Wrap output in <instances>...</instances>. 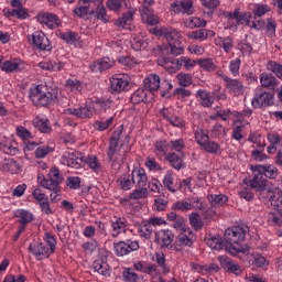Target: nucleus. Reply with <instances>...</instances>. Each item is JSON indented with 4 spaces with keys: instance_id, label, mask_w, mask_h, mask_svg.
Listing matches in <instances>:
<instances>
[{
    "instance_id": "1",
    "label": "nucleus",
    "mask_w": 282,
    "mask_h": 282,
    "mask_svg": "<svg viewBox=\"0 0 282 282\" xmlns=\"http://www.w3.org/2000/svg\"><path fill=\"white\" fill-rule=\"evenodd\" d=\"M249 231L250 229L247 226H235L226 229L224 239L220 236H213L206 239V245L212 250H224L225 248L226 252L234 257L239 254V252L246 254V252H249L250 247L241 242L246 239V235Z\"/></svg>"
},
{
    "instance_id": "2",
    "label": "nucleus",
    "mask_w": 282,
    "mask_h": 282,
    "mask_svg": "<svg viewBox=\"0 0 282 282\" xmlns=\"http://www.w3.org/2000/svg\"><path fill=\"white\" fill-rule=\"evenodd\" d=\"M63 177L61 176V171L56 167H52L48 172V178H45L44 175L37 176V184L42 188L51 191L50 199L51 202H58L61 199V183Z\"/></svg>"
},
{
    "instance_id": "3",
    "label": "nucleus",
    "mask_w": 282,
    "mask_h": 282,
    "mask_svg": "<svg viewBox=\"0 0 282 282\" xmlns=\"http://www.w3.org/2000/svg\"><path fill=\"white\" fill-rule=\"evenodd\" d=\"M29 98L33 105H36L37 107H47V105L56 102V98H58V90H50L45 85H37L30 89Z\"/></svg>"
},
{
    "instance_id": "4",
    "label": "nucleus",
    "mask_w": 282,
    "mask_h": 282,
    "mask_svg": "<svg viewBox=\"0 0 282 282\" xmlns=\"http://www.w3.org/2000/svg\"><path fill=\"white\" fill-rule=\"evenodd\" d=\"M152 34H155V36H164L166 39L170 52L172 56H180V54H184V45L182 42H180V32L173 28H154L151 30Z\"/></svg>"
},
{
    "instance_id": "5",
    "label": "nucleus",
    "mask_w": 282,
    "mask_h": 282,
    "mask_svg": "<svg viewBox=\"0 0 282 282\" xmlns=\"http://www.w3.org/2000/svg\"><path fill=\"white\" fill-rule=\"evenodd\" d=\"M108 161L111 162L112 169L120 166L124 160H127V149L124 145H119L115 142H109V148L107 150Z\"/></svg>"
},
{
    "instance_id": "6",
    "label": "nucleus",
    "mask_w": 282,
    "mask_h": 282,
    "mask_svg": "<svg viewBox=\"0 0 282 282\" xmlns=\"http://www.w3.org/2000/svg\"><path fill=\"white\" fill-rule=\"evenodd\" d=\"M253 176L249 180L248 185L257 191V193H260V195H265V191L270 188L268 186V181L265 180V176L261 172H259V167L254 165L252 167Z\"/></svg>"
},
{
    "instance_id": "7",
    "label": "nucleus",
    "mask_w": 282,
    "mask_h": 282,
    "mask_svg": "<svg viewBox=\"0 0 282 282\" xmlns=\"http://www.w3.org/2000/svg\"><path fill=\"white\" fill-rule=\"evenodd\" d=\"M85 155L80 152H66L62 159L61 163L69 166L70 169H80L84 164Z\"/></svg>"
},
{
    "instance_id": "8",
    "label": "nucleus",
    "mask_w": 282,
    "mask_h": 282,
    "mask_svg": "<svg viewBox=\"0 0 282 282\" xmlns=\"http://www.w3.org/2000/svg\"><path fill=\"white\" fill-rule=\"evenodd\" d=\"M29 252L37 259V261H43V259H50L53 254L50 248L43 242H34L29 246Z\"/></svg>"
},
{
    "instance_id": "9",
    "label": "nucleus",
    "mask_w": 282,
    "mask_h": 282,
    "mask_svg": "<svg viewBox=\"0 0 282 282\" xmlns=\"http://www.w3.org/2000/svg\"><path fill=\"white\" fill-rule=\"evenodd\" d=\"M135 250H140V243L138 241L127 240L115 243L117 257H127V254Z\"/></svg>"
},
{
    "instance_id": "10",
    "label": "nucleus",
    "mask_w": 282,
    "mask_h": 282,
    "mask_svg": "<svg viewBox=\"0 0 282 282\" xmlns=\"http://www.w3.org/2000/svg\"><path fill=\"white\" fill-rule=\"evenodd\" d=\"M173 239H175V236L173 235V231L169 229H162L154 232V241L155 243H159L161 248H173Z\"/></svg>"
},
{
    "instance_id": "11",
    "label": "nucleus",
    "mask_w": 282,
    "mask_h": 282,
    "mask_svg": "<svg viewBox=\"0 0 282 282\" xmlns=\"http://www.w3.org/2000/svg\"><path fill=\"white\" fill-rule=\"evenodd\" d=\"M235 21H236L237 25H243V23H246V25H248V28H253V30H261V22H259V21L254 22V20L252 18V13H250V12L241 13V11H239V8L237 9Z\"/></svg>"
},
{
    "instance_id": "12",
    "label": "nucleus",
    "mask_w": 282,
    "mask_h": 282,
    "mask_svg": "<svg viewBox=\"0 0 282 282\" xmlns=\"http://www.w3.org/2000/svg\"><path fill=\"white\" fill-rule=\"evenodd\" d=\"M32 43L42 52H50L52 50V44L50 43V39L45 35V33L41 31H35L32 34Z\"/></svg>"
},
{
    "instance_id": "13",
    "label": "nucleus",
    "mask_w": 282,
    "mask_h": 282,
    "mask_svg": "<svg viewBox=\"0 0 282 282\" xmlns=\"http://www.w3.org/2000/svg\"><path fill=\"white\" fill-rule=\"evenodd\" d=\"M223 80L225 83L226 89H228V91H230V94H234L235 96L243 95L245 88H243L242 80L232 79L228 76H223Z\"/></svg>"
},
{
    "instance_id": "14",
    "label": "nucleus",
    "mask_w": 282,
    "mask_h": 282,
    "mask_svg": "<svg viewBox=\"0 0 282 282\" xmlns=\"http://www.w3.org/2000/svg\"><path fill=\"white\" fill-rule=\"evenodd\" d=\"M172 12L182 14H193L195 12V7H193V0H181L171 4Z\"/></svg>"
},
{
    "instance_id": "15",
    "label": "nucleus",
    "mask_w": 282,
    "mask_h": 282,
    "mask_svg": "<svg viewBox=\"0 0 282 282\" xmlns=\"http://www.w3.org/2000/svg\"><path fill=\"white\" fill-rule=\"evenodd\" d=\"M273 98L274 95L264 91L260 95H256V97L251 101V105L256 109H259V107H272V105H274V101L272 100Z\"/></svg>"
},
{
    "instance_id": "16",
    "label": "nucleus",
    "mask_w": 282,
    "mask_h": 282,
    "mask_svg": "<svg viewBox=\"0 0 282 282\" xmlns=\"http://www.w3.org/2000/svg\"><path fill=\"white\" fill-rule=\"evenodd\" d=\"M197 239V236L191 230V228L183 229L178 236L176 237V240L178 241V246H185L187 248H191L193 243H195Z\"/></svg>"
},
{
    "instance_id": "17",
    "label": "nucleus",
    "mask_w": 282,
    "mask_h": 282,
    "mask_svg": "<svg viewBox=\"0 0 282 282\" xmlns=\"http://www.w3.org/2000/svg\"><path fill=\"white\" fill-rule=\"evenodd\" d=\"M64 113L66 116H75V118H91L94 116V112L91 111V107L88 105H84L80 108H67L64 110Z\"/></svg>"
},
{
    "instance_id": "18",
    "label": "nucleus",
    "mask_w": 282,
    "mask_h": 282,
    "mask_svg": "<svg viewBox=\"0 0 282 282\" xmlns=\"http://www.w3.org/2000/svg\"><path fill=\"white\" fill-rule=\"evenodd\" d=\"M37 21L42 25H46V28H50V30H56L58 25H61V20H58V15L53 13H44L37 15Z\"/></svg>"
},
{
    "instance_id": "19",
    "label": "nucleus",
    "mask_w": 282,
    "mask_h": 282,
    "mask_svg": "<svg viewBox=\"0 0 282 282\" xmlns=\"http://www.w3.org/2000/svg\"><path fill=\"white\" fill-rule=\"evenodd\" d=\"M158 64L161 67H164L169 74H175V72H180V67H182V64H180V59L171 58V57H163L158 61Z\"/></svg>"
},
{
    "instance_id": "20",
    "label": "nucleus",
    "mask_w": 282,
    "mask_h": 282,
    "mask_svg": "<svg viewBox=\"0 0 282 282\" xmlns=\"http://www.w3.org/2000/svg\"><path fill=\"white\" fill-rule=\"evenodd\" d=\"M129 87V80L122 77V75H115L110 78V91L120 94Z\"/></svg>"
},
{
    "instance_id": "21",
    "label": "nucleus",
    "mask_w": 282,
    "mask_h": 282,
    "mask_svg": "<svg viewBox=\"0 0 282 282\" xmlns=\"http://www.w3.org/2000/svg\"><path fill=\"white\" fill-rule=\"evenodd\" d=\"M143 89L150 91V94H155L160 89V75L151 74L143 80Z\"/></svg>"
},
{
    "instance_id": "22",
    "label": "nucleus",
    "mask_w": 282,
    "mask_h": 282,
    "mask_svg": "<svg viewBox=\"0 0 282 282\" xmlns=\"http://www.w3.org/2000/svg\"><path fill=\"white\" fill-rule=\"evenodd\" d=\"M132 184H137L139 188L147 186V172L142 167H134L131 173Z\"/></svg>"
},
{
    "instance_id": "23",
    "label": "nucleus",
    "mask_w": 282,
    "mask_h": 282,
    "mask_svg": "<svg viewBox=\"0 0 282 282\" xmlns=\"http://www.w3.org/2000/svg\"><path fill=\"white\" fill-rule=\"evenodd\" d=\"M26 65L21 59H17L14 62L6 61L1 69L2 72H6L7 74H12V72H24Z\"/></svg>"
},
{
    "instance_id": "24",
    "label": "nucleus",
    "mask_w": 282,
    "mask_h": 282,
    "mask_svg": "<svg viewBox=\"0 0 282 282\" xmlns=\"http://www.w3.org/2000/svg\"><path fill=\"white\" fill-rule=\"evenodd\" d=\"M219 262L226 272H232V274H241V267L238 263H235V261L230 260V258L223 256L219 258Z\"/></svg>"
},
{
    "instance_id": "25",
    "label": "nucleus",
    "mask_w": 282,
    "mask_h": 282,
    "mask_svg": "<svg viewBox=\"0 0 282 282\" xmlns=\"http://www.w3.org/2000/svg\"><path fill=\"white\" fill-rule=\"evenodd\" d=\"M167 221H173V228L175 230H181V232L183 230H187L188 228H186V221L184 220V217L177 215V213L175 212H171L167 214Z\"/></svg>"
},
{
    "instance_id": "26",
    "label": "nucleus",
    "mask_w": 282,
    "mask_h": 282,
    "mask_svg": "<svg viewBox=\"0 0 282 282\" xmlns=\"http://www.w3.org/2000/svg\"><path fill=\"white\" fill-rule=\"evenodd\" d=\"M140 12H141L142 21H145L148 25H158V23H160V18L155 15V13L153 12V9L141 8Z\"/></svg>"
},
{
    "instance_id": "27",
    "label": "nucleus",
    "mask_w": 282,
    "mask_h": 282,
    "mask_svg": "<svg viewBox=\"0 0 282 282\" xmlns=\"http://www.w3.org/2000/svg\"><path fill=\"white\" fill-rule=\"evenodd\" d=\"M267 12H270V7L268 4H257L253 10V23H257L259 21L260 23V30L265 25V22H263V19H261Z\"/></svg>"
},
{
    "instance_id": "28",
    "label": "nucleus",
    "mask_w": 282,
    "mask_h": 282,
    "mask_svg": "<svg viewBox=\"0 0 282 282\" xmlns=\"http://www.w3.org/2000/svg\"><path fill=\"white\" fill-rule=\"evenodd\" d=\"M116 65V62L109 57H104L99 61H96L90 67L93 72H105L107 69H111Z\"/></svg>"
},
{
    "instance_id": "29",
    "label": "nucleus",
    "mask_w": 282,
    "mask_h": 282,
    "mask_svg": "<svg viewBox=\"0 0 282 282\" xmlns=\"http://www.w3.org/2000/svg\"><path fill=\"white\" fill-rule=\"evenodd\" d=\"M260 83L261 87H264L265 89H274V87L279 86V80L270 73H262L260 76Z\"/></svg>"
},
{
    "instance_id": "30",
    "label": "nucleus",
    "mask_w": 282,
    "mask_h": 282,
    "mask_svg": "<svg viewBox=\"0 0 282 282\" xmlns=\"http://www.w3.org/2000/svg\"><path fill=\"white\" fill-rule=\"evenodd\" d=\"M256 167H258L259 173L263 177H268L269 180H276L279 176V170L274 165H256Z\"/></svg>"
},
{
    "instance_id": "31",
    "label": "nucleus",
    "mask_w": 282,
    "mask_h": 282,
    "mask_svg": "<svg viewBox=\"0 0 282 282\" xmlns=\"http://www.w3.org/2000/svg\"><path fill=\"white\" fill-rule=\"evenodd\" d=\"M183 25L188 30H195V28H206V22L200 18L189 17L183 20Z\"/></svg>"
},
{
    "instance_id": "32",
    "label": "nucleus",
    "mask_w": 282,
    "mask_h": 282,
    "mask_svg": "<svg viewBox=\"0 0 282 282\" xmlns=\"http://www.w3.org/2000/svg\"><path fill=\"white\" fill-rule=\"evenodd\" d=\"M262 197H267L269 199L271 206L279 208L281 206V194L278 191H273L271 187L265 191V194Z\"/></svg>"
},
{
    "instance_id": "33",
    "label": "nucleus",
    "mask_w": 282,
    "mask_h": 282,
    "mask_svg": "<svg viewBox=\"0 0 282 282\" xmlns=\"http://www.w3.org/2000/svg\"><path fill=\"white\" fill-rule=\"evenodd\" d=\"M93 268L95 272H98V274H101L102 276H109V264L105 261V259L95 260Z\"/></svg>"
},
{
    "instance_id": "34",
    "label": "nucleus",
    "mask_w": 282,
    "mask_h": 282,
    "mask_svg": "<svg viewBox=\"0 0 282 282\" xmlns=\"http://www.w3.org/2000/svg\"><path fill=\"white\" fill-rule=\"evenodd\" d=\"M196 98L199 99L202 107H213V97L209 91L199 89L196 91Z\"/></svg>"
},
{
    "instance_id": "35",
    "label": "nucleus",
    "mask_w": 282,
    "mask_h": 282,
    "mask_svg": "<svg viewBox=\"0 0 282 282\" xmlns=\"http://www.w3.org/2000/svg\"><path fill=\"white\" fill-rule=\"evenodd\" d=\"M165 159L167 160V162H170L171 166H173V169H175L176 171H180L181 169H184L186 166L181 156L175 153L166 154Z\"/></svg>"
},
{
    "instance_id": "36",
    "label": "nucleus",
    "mask_w": 282,
    "mask_h": 282,
    "mask_svg": "<svg viewBox=\"0 0 282 282\" xmlns=\"http://www.w3.org/2000/svg\"><path fill=\"white\" fill-rule=\"evenodd\" d=\"M33 127H35V129H39L41 133H50V131H52V127L50 126V120L41 119L39 117H36L33 120Z\"/></svg>"
},
{
    "instance_id": "37",
    "label": "nucleus",
    "mask_w": 282,
    "mask_h": 282,
    "mask_svg": "<svg viewBox=\"0 0 282 282\" xmlns=\"http://www.w3.org/2000/svg\"><path fill=\"white\" fill-rule=\"evenodd\" d=\"M15 217H19V223L24 226H28V224L34 221V215L25 209L17 210Z\"/></svg>"
},
{
    "instance_id": "38",
    "label": "nucleus",
    "mask_w": 282,
    "mask_h": 282,
    "mask_svg": "<svg viewBox=\"0 0 282 282\" xmlns=\"http://www.w3.org/2000/svg\"><path fill=\"white\" fill-rule=\"evenodd\" d=\"M112 237H118L121 232L127 230V219L118 218L116 221L112 223Z\"/></svg>"
},
{
    "instance_id": "39",
    "label": "nucleus",
    "mask_w": 282,
    "mask_h": 282,
    "mask_svg": "<svg viewBox=\"0 0 282 282\" xmlns=\"http://www.w3.org/2000/svg\"><path fill=\"white\" fill-rule=\"evenodd\" d=\"M117 182L119 184V187L121 188V191H131V186H133V181H132V176L130 174H123L120 175L117 178Z\"/></svg>"
},
{
    "instance_id": "40",
    "label": "nucleus",
    "mask_w": 282,
    "mask_h": 282,
    "mask_svg": "<svg viewBox=\"0 0 282 282\" xmlns=\"http://www.w3.org/2000/svg\"><path fill=\"white\" fill-rule=\"evenodd\" d=\"M39 67H41V69H45L46 72H61V69L65 67V64L61 62H41Z\"/></svg>"
},
{
    "instance_id": "41",
    "label": "nucleus",
    "mask_w": 282,
    "mask_h": 282,
    "mask_svg": "<svg viewBox=\"0 0 282 282\" xmlns=\"http://www.w3.org/2000/svg\"><path fill=\"white\" fill-rule=\"evenodd\" d=\"M3 171H8L9 173L17 174L21 171V165L14 159H7L2 164Z\"/></svg>"
},
{
    "instance_id": "42",
    "label": "nucleus",
    "mask_w": 282,
    "mask_h": 282,
    "mask_svg": "<svg viewBox=\"0 0 282 282\" xmlns=\"http://www.w3.org/2000/svg\"><path fill=\"white\" fill-rule=\"evenodd\" d=\"M84 164H87L95 173H98L101 169L97 156H84Z\"/></svg>"
},
{
    "instance_id": "43",
    "label": "nucleus",
    "mask_w": 282,
    "mask_h": 282,
    "mask_svg": "<svg viewBox=\"0 0 282 282\" xmlns=\"http://www.w3.org/2000/svg\"><path fill=\"white\" fill-rule=\"evenodd\" d=\"M248 142L257 144L258 149H265V140H263V137L257 132H251L249 134Z\"/></svg>"
},
{
    "instance_id": "44",
    "label": "nucleus",
    "mask_w": 282,
    "mask_h": 282,
    "mask_svg": "<svg viewBox=\"0 0 282 282\" xmlns=\"http://www.w3.org/2000/svg\"><path fill=\"white\" fill-rule=\"evenodd\" d=\"M208 202H210L212 206H224L226 202H228V196L220 194V195H215L212 194L207 197Z\"/></svg>"
},
{
    "instance_id": "45",
    "label": "nucleus",
    "mask_w": 282,
    "mask_h": 282,
    "mask_svg": "<svg viewBox=\"0 0 282 282\" xmlns=\"http://www.w3.org/2000/svg\"><path fill=\"white\" fill-rule=\"evenodd\" d=\"M131 47L134 52H142L147 50V41L142 36H135L131 40Z\"/></svg>"
},
{
    "instance_id": "46",
    "label": "nucleus",
    "mask_w": 282,
    "mask_h": 282,
    "mask_svg": "<svg viewBox=\"0 0 282 282\" xmlns=\"http://www.w3.org/2000/svg\"><path fill=\"white\" fill-rule=\"evenodd\" d=\"M113 124V116L109 117L108 119L105 120V118H101L100 121L95 122V129L97 131H107L110 126Z\"/></svg>"
},
{
    "instance_id": "47",
    "label": "nucleus",
    "mask_w": 282,
    "mask_h": 282,
    "mask_svg": "<svg viewBox=\"0 0 282 282\" xmlns=\"http://www.w3.org/2000/svg\"><path fill=\"white\" fill-rule=\"evenodd\" d=\"M269 223L272 226H282V210L274 209L269 214Z\"/></svg>"
},
{
    "instance_id": "48",
    "label": "nucleus",
    "mask_w": 282,
    "mask_h": 282,
    "mask_svg": "<svg viewBox=\"0 0 282 282\" xmlns=\"http://www.w3.org/2000/svg\"><path fill=\"white\" fill-rule=\"evenodd\" d=\"M138 232L139 237H142L143 239H151V236L153 235V227H151V224L147 223L139 227Z\"/></svg>"
},
{
    "instance_id": "49",
    "label": "nucleus",
    "mask_w": 282,
    "mask_h": 282,
    "mask_svg": "<svg viewBox=\"0 0 282 282\" xmlns=\"http://www.w3.org/2000/svg\"><path fill=\"white\" fill-rule=\"evenodd\" d=\"M61 39L65 41V43L74 45V43L79 41L80 36H78V33L74 31H68V32L62 33Z\"/></svg>"
},
{
    "instance_id": "50",
    "label": "nucleus",
    "mask_w": 282,
    "mask_h": 282,
    "mask_svg": "<svg viewBox=\"0 0 282 282\" xmlns=\"http://www.w3.org/2000/svg\"><path fill=\"white\" fill-rule=\"evenodd\" d=\"M176 78L181 87H191L193 85V76L191 74L180 73Z\"/></svg>"
},
{
    "instance_id": "51",
    "label": "nucleus",
    "mask_w": 282,
    "mask_h": 282,
    "mask_svg": "<svg viewBox=\"0 0 282 282\" xmlns=\"http://www.w3.org/2000/svg\"><path fill=\"white\" fill-rule=\"evenodd\" d=\"M189 224L194 228V230H202L203 224H202V216L197 213H192L189 215Z\"/></svg>"
},
{
    "instance_id": "52",
    "label": "nucleus",
    "mask_w": 282,
    "mask_h": 282,
    "mask_svg": "<svg viewBox=\"0 0 282 282\" xmlns=\"http://www.w3.org/2000/svg\"><path fill=\"white\" fill-rule=\"evenodd\" d=\"M145 100H147V93H144V90L142 89L134 91L133 95L131 96L132 105H140V102H145Z\"/></svg>"
},
{
    "instance_id": "53",
    "label": "nucleus",
    "mask_w": 282,
    "mask_h": 282,
    "mask_svg": "<svg viewBox=\"0 0 282 282\" xmlns=\"http://www.w3.org/2000/svg\"><path fill=\"white\" fill-rule=\"evenodd\" d=\"M129 197L130 199H144L149 197V189L145 187H139V189H134Z\"/></svg>"
},
{
    "instance_id": "54",
    "label": "nucleus",
    "mask_w": 282,
    "mask_h": 282,
    "mask_svg": "<svg viewBox=\"0 0 282 282\" xmlns=\"http://www.w3.org/2000/svg\"><path fill=\"white\" fill-rule=\"evenodd\" d=\"M96 19L102 21V23H109V15H107V9H105L101 3L97 6Z\"/></svg>"
},
{
    "instance_id": "55",
    "label": "nucleus",
    "mask_w": 282,
    "mask_h": 282,
    "mask_svg": "<svg viewBox=\"0 0 282 282\" xmlns=\"http://www.w3.org/2000/svg\"><path fill=\"white\" fill-rule=\"evenodd\" d=\"M187 39H194L195 41H204L208 37L204 29L193 31L186 34Z\"/></svg>"
},
{
    "instance_id": "56",
    "label": "nucleus",
    "mask_w": 282,
    "mask_h": 282,
    "mask_svg": "<svg viewBox=\"0 0 282 282\" xmlns=\"http://www.w3.org/2000/svg\"><path fill=\"white\" fill-rule=\"evenodd\" d=\"M172 210H180L181 213H186L191 210V205L188 200H178L172 205Z\"/></svg>"
},
{
    "instance_id": "57",
    "label": "nucleus",
    "mask_w": 282,
    "mask_h": 282,
    "mask_svg": "<svg viewBox=\"0 0 282 282\" xmlns=\"http://www.w3.org/2000/svg\"><path fill=\"white\" fill-rule=\"evenodd\" d=\"M131 21H133V12L129 11L128 13H124L122 18L116 22V25H118V28H124L126 25H129Z\"/></svg>"
},
{
    "instance_id": "58",
    "label": "nucleus",
    "mask_w": 282,
    "mask_h": 282,
    "mask_svg": "<svg viewBox=\"0 0 282 282\" xmlns=\"http://www.w3.org/2000/svg\"><path fill=\"white\" fill-rule=\"evenodd\" d=\"M198 65L202 67V69H205L206 72H215L217 69L215 63L207 58L198 59Z\"/></svg>"
},
{
    "instance_id": "59",
    "label": "nucleus",
    "mask_w": 282,
    "mask_h": 282,
    "mask_svg": "<svg viewBox=\"0 0 282 282\" xmlns=\"http://www.w3.org/2000/svg\"><path fill=\"white\" fill-rule=\"evenodd\" d=\"M145 166L149 169V171H162V166L160 163L155 162V158L153 156H148L145 160Z\"/></svg>"
},
{
    "instance_id": "60",
    "label": "nucleus",
    "mask_w": 282,
    "mask_h": 282,
    "mask_svg": "<svg viewBox=\"0 0 282 282\" xmlns=\"http://www.w3.org/2000/svg\"><path fill=\"white\" fill-rule=\"evenodd\" d=\"M241 67V59L235 58L229 63V72L232 76H239V69Z\"/></svg>"
},
{
    "instance_id": "61",
    "label": "nucleus",
    "mask_w": 282,
    "mask_h": 282,
    "mask_svg": "<svg viewBox=\"0 0 282 282\" xmlns=\"http://www.w3.org/2000/svg\"><path fill=\"white\" fill-rule=\"evenodd\" d=\"M44 240L48 246V250L54 254L56 251V237L52 236L50 232H46L44 236Z\"/></svg>"
},
{
    "instance_id": "62",
    "label": "nucleus",
    "mask_w": 282,
    "mask_h": 282,
    "mask_svg": "<svg viewBox=\"0 0 282 282\" xmlns=\"http://www.w3.org/2000/svg\"><path fill=\"white\" fill-rule=\"evenodd\" d=\"M265 30L268 36L276 34V22L272 18L267 19Z\"/></svg>"
},
{
    "instance_id": "63",
    "label": "nucleus",
    "mask_w": 282,
    "mask_h": 282,
    "mask_svg": "<svg viewBox=\"0 0 282 282\" xmlns=\"http://www.w3.org/2000/svg\"><path fill=\"white\" fill-rule=\"evenodd\" d=\"M203 149L207 152V153H217L220 149L219 143L214 142V141H207L204 145Z\"/></svg>"
},
{
    "instance_id": "64",
    "label": "nucleus",
    "mask_w": 282,
    "mask_h": 282,
    "mask_svg": "<svg viewBox=\"0 0 282 282\" xmlns=\"http://www.w3.org/2000/svg\"><path fill=\"white\" fill-rule=\"evenodd\" d=\"M123 281L135 282L138 281V274H135V271H133V269H128L127 271H123Z\"/></svg>"
}]
</instances>
